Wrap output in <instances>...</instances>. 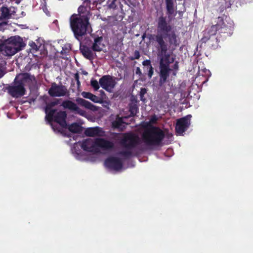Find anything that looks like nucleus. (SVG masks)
<instances>
[{
  "mask_svg": "<svg viewBox=\"0 0 253 253\" xmlns=\"http://www.w3.org/2000/svg\"><path fill=\"white\" fill-rule=\"evenodd\" d=\"M149 40L155 42V47L157 49L159 55L161 56L159 63V84L162 86L169 81L170 71V64L173 62L174 59L170 60V54L168 52L169 48L168 43L164 41V37L160 34L150 35Z\"/></svg>",
  "mask_w": 253,
  "mask_h": 253,
  "instance_id": "1",
  "label": "nucleus"
},
{
  "mask_svg": "<svg viewBox=\"0 0 253 253\" xmlns=\"http://www.w3.org/2000/svg\"><path fill=\"white\" fill-rule=\"evenodd\" d=\"M78 14H74L70 18V24L75 38L78 41L86 34L91 16L90 8L81 5L78 8Z\"/></svg>",
  "mask_w": 253,
  "mask_h": 253,
  "instance_id": "2",
  "label": "nucleus"
},
{
  "mask_svg": "<svg viewBox=\"0 0 253 253\" xmlns=\"http://www.w3.org/2000/svg\"><path fill=\"white\" fill-rule=\"evenodd\" d=\"M60 100L61 99L55 98L52 101L46 103V106L44 108V112L46 114L45 119L50 124L54 131H57L64 136H66V134L64 133V130L62 128L51 123L52 122H56L63 128H66L67 126L66 121L67 114L66 111H57V109L53 108L54 106L59 104Z\"/></svg>",
  "mask_w": 253,
  "mask_h": 253,
  "instance_id": "3",
  "label": "nucleus"
},
{
  "mask_svg": "<svg viewBox=\"0 0 253 253\" xmlns=\"http://www.w3.org/2000/svg\"><path fill=\"white\" fill-rule=\"evenodd\" d=\"M157 22V34L164 37V41L167 39L168 47L171 53L179 45L180 39L174 31H171L172 26L168 22L166 17L161 15Z\"/></svg>",
  "mask_w": 253,
  "mask_h": 253,
  "instance_id": "4",
  "label": "nucleus"
},
{
  "mask_svg": "<svg viewBox=\"0 0 253 253\" xmlns=\"http://www.w3.org/2000/svg\"><path fill=\"white\" fill-rule=\"evenodd\" d=\"M36 81L34 76H32L28 73H22L14 80V84L7 87L8 93L13 97L18 98L25 94V85L31 84Z\"/></svg>",
  "mask_w": 253,
  "mask_h": 253,
  "instance_id": "5",
  "label": "nucleus"
},
{
  "mask_svg": "<svg viewBox=\"0 0 253 253\" xmlns=\"http://www.w3.org/2000/svg\"><path fill=\"white\" fill-rule=\"evenodd\" d=\"M165 137L164 131L159 127L154 126L146 128L142 135L143 142L149 146L161 145Z\"/></svg>",
  "mask_w": 253,
  "mask_h": 253,
  "instance_id": "6",
  "label": "nucleus"
},
{
  "mask_svg": "<svg viewBox=\"0 0 253 253\" xmlns=\"http://www.w3.org/2000/svg\"><path fill=\"white\" fill-rule=\"evenodd\" d=\"M140 143V138L137 134L132 132L123 133L122 137L120 140V144L126 148V150L120 151L119 155L126 159H129L132 156L131 150Z\"/></svg>",
  "mask_w": 253,
  "mask_h": 253,
  "instance_id": "7",
  "label": "nucleus"
},
{
  "mask_svg": "<svg viewBox=\"0 0 253 253\" xmlns=\"http://www.w3.org/2000/svg\"><path fill=\"white\" fill-rule=\"evenodd\" d=\"M114 147V144L110 141L102 138H96L93 141L91 138H87L83 141L81 148L85 151L97 153L99 148L104 150H111Z\"/></svg>",
  "mask_w": 253,
  "mask_h": 253,
  "instance_id": "8",
  "label": "nucleus"
},
{
  "mask_svg": "<svg viewBox=\"0 0 253 253\" xmlns=\"http://www.w3.org/2000/svg\"><path fill=\"white\" fill-rule=\"evenodd\" d=\"M217 28L215 26H211L203 32V37L201 40V45L204 44V46L213 49L218 47L219 40L216 36Z\"/></svg>",
  "mask_w": 253,
  "mask_h": 253,
  "instance_id": "9",
  "label": "nucleus"
},
{
  "mask_svg": "<svg viewBox=\"0 0 253 253\" xmlns=\"http://www.w3.org/2000/svg\"><path fill=\"white\" fill-rule=\"evenodd\" d=\"M48 93L51 97H60L64 96L68 97L70 95L69 91L65 85L62 84L58 85L55 83H52Z\"/></svg>",
  "mask_w": 253,
  "mask_h": 253,
  "instance_id": "10",
  "label": "nucleus"
},
{
  "mask_svg": "<svg viewBox=\"0 0 253 253\" xmlns=\"http://www.w3.org/2000/svg\"><path fill=\"white\" fill-rule=\"evenodd\" d=\"M218 22L215 25L217 27V32H218L219 34L223 37V38H226L227 37L231 36L233 34L234 27L232 25H227L225 24L223 20L220 17L218 18Z\"/></svg>",
  "mask_w": 253,
  "mask_h": 253,
  "instance_id": "11",
  "label": "nucleus"
},
{
  "mask_svg": "<svg viewBox=\"0 0 253 253\" xmlns=\"http://www.w3.org/2000/svg\"><path fill=\"white\" fill-rule=\"evenodd\" d=\"M191 118V115H189L177 120L175 129L177 134H181L188 129L190 125Z\"/></svg>",
  "mask_w": 253,
  "mask_h": 253,
  "instance_id": "12",
  "label": "nucleus"
},
{
  "mask_svg": "<svg viewBox=\"0 0 253 253\" xmlns=\"http://www.w3.org/2000/svg\"><path fill=\"white\" fill-rule=\"evenodd\" d=\"M99 83L100 86L108 91L114 88L116 84L114 78L110 75L103 76L99 79Z\"/></svg>",
  "mask_w": 253,
  "mask_h": 253,
  "instance_id": "13",
  "label": "nucleus"
},
{
  "mask_svg": "<svg viewBox=\"0 0 253 253\" xmlns=\"http://www.w3.org/2000/svg\"><path fill=\"white\" fill-rule=\"evenodd\" d=\"M105 166L109 169L119 170L123 168V162L119 158L110 157L106 159L104 162Z\"/></svg>",
  "mask_w": 253,
  "mask_h": 253,
  "instance_id": "14",
  "label": "nucleus"
},
{
  "mask_svg": "<svg viewBox=\"0 0 253 253\" xmlns=\"http://www.w3.org/2000/svg\"><path fill=\"white\" fill-rule=\"evenodd\" d=\"M61 105L64 108L76 112L77 114L82 116L85 115V111L80 109L75 103L71 100H64L63 101Z\"/></svg>",
  "mask_w": 253,
  "mask_h": 253,
  "instance_id": "15",
  "label": "nucleus"
},
{
  "mask_svg": "<svg viewBox=\"0 0 253 253\" xmlns=\"http://www.w3.org/2000/svg\"><path fill=\"white\" fill-rule=\"evenodd\" d=\"M7 40L17 52L21 50L26 45L22 38L18 36L11 37Z\"/></svg>",
  "mask_w": 253,
  "mask_h": 253,
  "instance_id": "16",
  "label": "nucleus"
},
{
  "mask_svg": "<svg viewBox=\"0 0 253 253\" xmlns=\"http://www.w3.org/2000/svg\"><path fill=\"white\" fill-rule=\"evenodd\" d=\"M91 46L92 49L94 52H100L102 51L103 48L105 47L103 37L98 36L94 37Z\"/></svg>",
  "mask_w": 253,
  "mask_h": 253,
  "instance_id": "17",
  "label": "nucleus"
},
{
  "mask_svg": "<svg viewBox=\"0 0 253 253\" xmlns=\"http://www.w3.org/2000/svg\"><path fill=\"white\" fill-rule=\"evenodd\" d=\"M80 50L83 56L87 59L93 60L96 54L91 47H88L86 45H80Z\"/></svg>",
  "mask_w": 253,
  "mask_h": 253,
  "instance_id": "18",
  "label": "nucleus"
},
{
  "mask_svg": "<svg viewBox=\"0 0 253 253\" xmlns=\"http://www.w3.org/2000/svg\"><path fill=\"white\" fill-rule=\"evenodd\" d=\"M84 134L87 136L94 137L101 136L104 131L102 129L98 126L87 128L84 131Z\"/></svg>",
  "mask_w": 253,
  "mask_h": 253,
  "instance_id": "19",
  "label": "nucleus"
},
{
  "mask_svg": "<svg viewBox=\"0 0 253 253\" xmlns=\"http://www.w3.org/2000/svg\"><path fill=\"white\" fill-rule=\"evenodd\" d=\"M122 5L121 2L118 0H107L106 2V6L108 9L110 10H115L118 9V11H120L122 14H123L122 12L123 9L122 8Z\"/></svg>",
  "mask_w": 253,
  "mask_h": 253,
  "instance_id": "20",
  "label": "nucleus"
},
{
  "mask_svg": "<svg viewBox=\"0 0 253 253\" xmlns=\"http://www.w3.org/2000/svg\"><path fill=\"white\" fill-rule=\"evenodd\" d=\"M78 105L84 107L85 108L90 110L91 111H96L97 108L96 106L92 104L90 102L80 97L77 98L76 99Z\"/></svg>",
  "mask_w": 253,
  "mask_h": 253,
  "instance_id": "21",
  "label": "nucleus"
},
{
  "mask_svg": "<svg viewBox=\"0 0 253 253\" xmlns=\"http://www.w3.org/2000/svg\"><path fill=\"white\" fill-rule=\"evenodd\" d=\"M17 52V50L7 40L5 41L4 50L3 54L6 56H12Z\"/></svg>",
  "mask_w": 253,
  "mask_h": 253,
  "instance_id": "22",
  "label": "nucleus"
},
{
  "mask_svg": "<svg viewBox=\"0 0 253 253\" xmlns=\"http://www.w3.org/2000/svg\"><path fill=\"white\" fill-rule=\"evenodd\" d=\"M174 1L175 0H166L167 13L169 17L174 14L175 10L174 7Z\"/></svg>",
  "mask_w": 253,
  "mask_h": 253,
  "instance_id": "23",
  "label": "nucleus"
},
{
  "mask_svg": "<svg viewBox=\"0 0 253 253\" xmlns=\"http://www.w3.org/2000/svg\"><path fill=\"white\" fill-rule=\"evenodd\" d=\"M125 123L123 119L118 116L116 120L112 122V126L114 128H120L123 124Z\"/></svg>",
  "mask_w": 253,
  "mask_h": 253,
  "instance_id": "24",
  "label": "nucleus"
},
{
  "mask_svg": "<svg viewBox=\"0 0 253 253\" xmlns=\"http://www.w3.org/2000/svg\"><path fill=\"white\" fill-rule=\"evenodd\" d=\"M68 129L73 133H80L82 131V127L77 123H73L69 126Z\"/></svg>",
  "mask_w": 253,
  "mask_h": 253,
  "instance_id": "25",
  "label": "nucleus"
},
{
  "mask_svg": "<svg viewBox=\"0 0 253 253\" xmlns=\"http://www.w3.org/2000/svg\"><path fill=\"white\" fill-rule=\"evenodd\" d=\"M1 12L2 19H9L11 16L9 9L7 7L2 6L1 7Z\"/></svg>",
  "mask_w": 253,
  "mask_h": 253,
  "instance_id": "26",
  "label": "nucleus"
},
{
  "mask_svg": "<svg viewBox=\"0 0 253 253\" xmlns=\"http://www.w3.org/2000/svg\"><path fill=\"white\" fill-rule=\"evenodd\" d=\"M129 111L130 112L131 116H135L138 111V107L137 105L135 104H130L129 105Z\"/></svg>",
  "mask_w": 253,
  "mask_h": 253,
  "instance_id": "27",
  "label": "nucleus"
},
{
  "mask_svg": "<svg viewBox=\"0 0 253 253\" xmlns=\"http://www.w3.org/2000/svg\"><path fill=\"white\" fill-rule=\"evenodd\" d=\"M99 83L95 79L92 78L90 81V85L94 90H97L99 88Z\"/></svg>",
  "mask_w": 253,
  "mask_h": 253,
  "instance_id": "28",
  "label": "nucleus"
},
{
  "mask_svg": "<svg viewBox=\"0 0 253 253\" xmlns=\"http://www.w3.org/2000/svg\"><path fill=\"white\" fill-rule=\"evenodd\" d=\"M89 99L95 103L101 102V98L93 94H92V95H91L90 98Z\"/></svg>",
  "mask_w": 253,
  "mask_h": 253,
  "instance_id": "29",
  "label": "nucleus"
},
{
  "mask_svg": "<svg viewBox=\"0 0 253 253\" xmlns=\"http://www.w3.org/2000/svg\"><path fill=\"white\" fill-rule=\"evenodd\" d=\"M147 90L145 88H141L140 92V98L142 101H145V98H144V96L146 93Z\"/></svg>",
  "mask_w": 253,
  "mask_h": 253,
  "instance_id": "30",
  "label": "nucleus"
},
{
  "mask_svg": "<svg viewBox=\"0 0 253 253\" xmlns=\"http://www.w3.org/2000/svg\"><path fill=\"white\" fill-rule=\"evenodd\" d=\"M29 45L31 47L30 49L32 50L33 52L37 51L39 50L38 45L33 42H30Z\"/></svg>",
  "mask_w": 253,
  "mask_h": 253,
  "instance_id": "31",
  "label": "nucleus"
},
{
  "mask_svg": "<svg viewBox=\"0 0 253 253\" xmlns=\"http://www.w3.org/2000/svg\"><path fill=\"white\" fill-rule=\"evenodd\" d=\"M140 57V53L139 51L135 50L134 52V56L131 57L130 59L131 60H134V59H138Z\"/></svg>",
  "mask_w": 253,
  "mask_h": 253,
  "instance_id": "32",
  "label": "nucleus"
},
{
  "mask_svg": "<svg viewBox=\"0 0 253 253\" xmlns=\"http://www.w3.org/2000/svg\"><path fill=\"white\" fill-rule=\"evenodd\" d=\"M92 93L89 92L83 91L82 92V95L84 98L90 99Z\"/></svg>",
  "mask_w": 253,
  "mask_h": 253,
  "instance_id": "33",
  "label": "nucleus"
},
{
  "mask_svg": "<svg viewBox=\"0 0 253 253\" xmlns=\"http://www.w3.org/2000/svg\"><path fill=\"white\" fill-rule=\"evenodd\" d=\"M148 68V76L149 79H151L153 75V73H154V68L152 67V66H151L150 67Z\"/></svg>",
  "mask_w": 253,
  "mask_h": 253,
  "instance_id": "34",
  "label": "nucleus"
},
{
  "mask_svg": "<svg viewBox=\"0 0 253 253\" xmlns=\"http://www.w3.org/2000/svg\"><path fill=\"white\" fill-rule=\"evenodd\" d=\"M70 52V49L67 47H63L62 50L61 51V54L62 55H66Z\"/></svg>",
  "mask_w": 253,
  "mask_h": 253,
  "instance_id": "35",
  "label": "nucleus"
},
{
  "mask_svg": "<svg viewBox=\"0 0 253 253\" xmlns=\"http://www.w3.org/2000/svg\"><path fill=\"white\" fill-rule=\"evenodd\" d=\"M142 65L144 66H148V68L152 66L151 64V61L150 60L147 59L142 62Z\"/></svg>",
  "mask_w": 253,
  "mask_h": 253,
  "instance_id": "36",
  "label": "nucleus"
},
{
  "mask_svg": "<svg viewBox=\"0 0 253 253\" xmlns=\"http://www.w3.org/2000/svg\"><path fill=\"white\" fill-rule=\"evenodd\" d=\"M202 72L205 73V75L207 77L206 81H208L209 77L211 76V72L209 70L205 69Z\"/></svg>",
  "mask_w": 253,
  "mask_h": 253,
  "instance_id": "37",
  "label": "nucleus"
},
{
  "mask_svg": "<svg viewBox=\"0 0 253 253\" xmlns=\"http://www.w3.org/2000/svg\"><path fill=\"white\" fill-rule=\"evenodd\" d=\"M5 46V42L2 43H0V52H4Z\"/></svg>",
  "mask_w": 253,
  "mask_h": 253,
  "instance_id": "38",
  "label": "nucleus"
},
{
  "mask_svg": "<svg viewBox=\"0 0 253 253\" xmlns=\"http://www.w3.org/2000/svg\"><path fill=\"white\" fill-rule=\"evenodd\" d=\"M7 24V22H2L0 23V31L4 30V26Z\"/></svg>",
  "mask_w": 253,
  "mask_h": 253,
  "instance_id": "39",
  "label": "nucleus"
},
{
  "mask_svg": "<svg viewBox=\"0 0 253 253\" xmlns=\"http://www.w3.org/2000/svg\"><path fill=\"white\" fill-rule=\"evenodd\" d=\"M178 63L177 61H176L173 66V68L174 70L177 71L178 70Z\"/></svg>",
  "mask_w": 253,
  "mask_h": 253,
  "instance_id": "40",
  "label": "nucleus"
},
{
  "mask_svg": "<svg viewBox=\"0 0 253 253\" xmlns=\"http://www.w3.org/2000/svg\"><path fill=\"white\" fill-rule=\"evenodd\" d=\"M136 74L141 76L142 75L141 71L139 67H137L135 72Z\"/></svg>",
  "mask_w": 253,
  "mask_h": 253,
  "instance_id": "41",
  "label": "nucleus"
},
{
  "mask_svg": "<svg viewBox=\"0 0 253 253\" xmlns=\"http://www.w3.org/2000/svg\"><path fill=\"white\" fill-rule=\"evenodd\" d=\"M74 78H75V79L76 82L80 81L79 80L80 76H79V75L78 73H76L75 74Z\"/></svg>",
  "mask_w": 253,
  "mask_h": 253,
  "instance_id": "42",
  "label": "nucleus"
},
{
  "mask_svg": "<svg viewBox=\"0 0 253 253\" xmlns=\"http://www.w3.org/2000/svg\"><path fill=\"white\" fill-rule=\"evenodd\" d=\"M5 74V73L3 72V71L0 68V78L2 77Z\"/></svg>",
  "mask_w": 253,
  "mask_h": 253,
  "instance_id": "43",
  "label": "nucleus"
},
{
  "mask_svg": "<svg viewBox=\"0 0 253 253\" xmlns=\"http://www.w3.org/2000/svg\"><path fill=\"white\" fill-rule=\"evenodd\" d=\"M77 84L78 88H79L81 86V83H80V81L77 82Z\"/></svg>",
  "mask_w": 253,
  "mask_h": 253,
  "instance_id": "44",
  "label": "nucleus"
},
{
  "mask_svg": "<svg viewBox=\"0 0 253 253\" xmlns=\"http://www.w3.org/2000/svg\"><path fill=\"white\" fill-rule=\"evenodd\" d=\"M172 74L173 76H175L176 75V71L175 70L173 72Z\"/></svg>",
  "mask_w": 253,
  "mask_h": 253,
  "instance_id": "45",
  "label": "nucleus"
},
{
  "mask_svg": "<svg viewBox=\"0 0 253 253\" xmlns=\"http://www.w3.org/2000/svg\"><path fill=\"white\" fill-rule=\"evenodd\" d=\"M157 121V119L156 118H154V119H151V121L152 122H156Z\"/></svg>",
  "mask_w": 253,
  "mask_h": 253,
  "instance_id": "46",
  "label": "nucleus"
},
{
  "mask_svg": "<svg viewBox=\"0 0 253 253\" xmlns=\"http://www.w3.org/2000/svg\"><path fill=\"white\" fill-rule=\"evenodd\" d=\"M123 18L124 16L123 15L119 16V18L121 20H123Z\"/></svg>",
  "mask_w": 253,
  "mask_h": 253,
  "instance_id": "47",
  "label": "nucleus"
},
{
  "mask_svg": "<svg viewBox=\"0 0 253 253\" xmlns=\"http://www.w3.org/2000/svg\"><path fill=\"white\" fill-rule=\"evenodd\" d=\"M145 36H146V34H144L142 35V39H144L145 38Z\"/></svg>",
  "mask_w": 253,
  "mask_h": 253,
  "instance_id": "48",
  "label": "nucleus"
},
{
  "mask_svg": "<svg viewBox=\"0 0 253 253\" xmlns=\"http://www.w3.org/2000/svg\"><path fill=\"white\" fill-rule=\"evenodd\" d=\"M169 136H172V134H169Z\"/></svg>",
  "mask_w": 253,
  "mask_h": 253,
  "instance_id": "49",
  "label": "nucleus"
}]
</instances>
